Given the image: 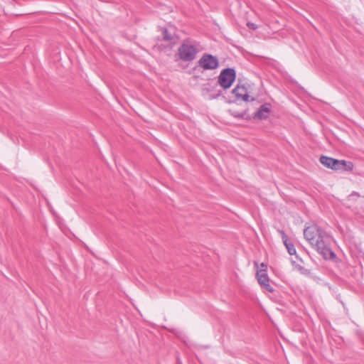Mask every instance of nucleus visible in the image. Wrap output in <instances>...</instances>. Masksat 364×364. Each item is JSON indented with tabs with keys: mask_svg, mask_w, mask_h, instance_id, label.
I'll list each match as a JSON object with an SVG mask.
<instances>
[{
	"mask_svg": "<svg viewBox=\"0 0 364 364\" xmlns=\"http://www.w3.org/2000/svg\"><path fill=\"white\" fill-rule=\"evenodd\" d=\"M305 239L325 259H333L335 253L330 248L331 237L316 225L307 227L304 230Z\"/></svg>",
	"mask_w": 364,
	"mask_h": 364,
	"instance_id": "nucleus-1",
	"label": "nucleus"
},
{
	"mask_svg": "<svg viewBox=\"0 0 364 364\" xmlns=\"http://www.w3.org/2000/svg\"><path fill=\"white\" fill-rule=\"evenodd\" d=\"M201 50L200 43L191 39L183 40L178 49L179 58L184 62L193 61Z\"/></svg>",
	"mask_w": 364,
	"mask_h": 364,
	"instance_id": "nucleus-2",
	"label": "nucleus"
},
{
	"mask_svg": "<svg viewBox=\"0 0 364 364\" xmlns=\"http://www.w3.org/2000/svg\"><path fill=\"white\" fill-rule=\"evenodd\" d=\"M235 78V70L233 68H225L220 72L218 77V83L221 87L226 90L232 86Z\"/></svg>",
	"mask_w": 364,
	"mask_h": 364,
	"instance_id": "nucleus-3",
	"label": "nucleus"
},
{
	"mask_svg": "<svg viewBox=\"0 0 364 364\" xmlns=\"http://www.w3.org/2000/svg\"><path fill=\"white\" fill-rule=\"evenodd\" d=\"M219 65L217 57L210 54H204L198 60V66L204 70H214Z\"/></svg>",
	"mask_w": 364,
	"mask_h": 364,
	"instance_id": "nucleus-4",
	"label": "nucleus"
},
{
	"mask_svg": "<svg viewBox=\"0 0 364 364\" xmlns=\"http://www.w3.org/2000/svg\"><path fill=\"white\" fill-rule=\"evenodd\" d=\"M257 277L259 284L261 287L268 292H273L274 289L269 283V277L265 269H260L257 272Z\"/></svg>",
	"mask_w": 364,
	"mask_h": 364,
	"instance_id": "nucleus-5",
	"label": "nucleus"
},
{
	"mask_svg": "<svg viewBox=\"0 0 364 364\" xmlns=\"http://www.w3.org/2000/svg\"><path fill=\"white\" fill-rule=\"evenodd\" d=\"M236 100H242L244 102L253 101L255 99L252 97L250 100V96L247 93V90L244 85H237L232 91Z\"/></svg>",
	"mask_w": 364,
	"mask_h": 364,
	"instance_id": "nucleus-6",
	"label": "nucleus"
},
{
	"mask_svg": "<svg viewBox=\"0 0 364 364\" xmlns=\"http://www.w3.org/2000/svg\"><path fill=\"white\" fill-rule=\"evenodd\" d=\"M331 165V169L334 171H350L353 168V164L351 161H346L345 160L334 159Z\"/></svg>",
	"mask_w": 364,
	"mask_h": 364,
	"instance_id": "nucleus-7",
	"label": "nucleus"
},
{
	"mask_svg": "<svg viewBox=\"0 0 364 364\" xmlns=\"http://www.w3.org/2000/svg\"><path fill=\"white\" fill-rule=\"evenodd\" d=\"M270 112V109L268 105H262L257 113L255 114V117L259 119H266L268 117L269 113Z\"/></svg>",
	"mask_w": 364,
	"mask_h": 364,
	"instance_id": "nucleus-8",
	"label": "nucleus"
},
{
	"mask_svg": "<svg viewBox=\"0 0 364 364\" xmlns=\"http://www.w3.org/2000/svg\"><path fill=\"white\" fill-rule=\"evenodd\" d=\"M334 159L326 156H321L319 159L320 163L324 166L331 168H332V163Z\"/></svg>",
	"mask_w": 364,
	"mask_h": 364,
	"instance_id": "nucleus-9",
	"label": "nucleus"
},
{
	"mask_svg": "<svg viewBox=\"0 0 364 364\" xmlns=\"http://www.w3.org/2000/svg\"><path fill=\"white\" fill-rule=\"evenodd\" d=\"M284 244L285 245L289 255H292L296 254V249L292 243L287 240V242H284Z\"/></svg>",
	"mask_w": 364,
	"mask_h": 364,
	"instance_id": "nucleus-10",
	"label": "nucleus"
},
{
	"mask_svg": "<svg viewBox=\"0 0 364 364\" xmlns=\"http://www.w3.org/2000/svg\"><path fill=\"white\" fill-rule=\"evenodd\" d=\"M162 36L163 39L166 41H171L173 40L172 35L168 32V31L166 28L163 29Z\"/></svg>",
	"mask_w": 364,
	"mask_h": 364,
	"instance_id": "nucleus-11",
	"label": "nucleus"
},
{
	"mask_svg": "<svg viewBox=\"0 0 364 364\" xmlns=\"http://www.w3.org/2000/svg\"><path fill=\"white\" fill-rule=\"evenodd\" d=\"M232 114L235 117H237V118H240V119H243L245 118V117L246 116V112H242V113H239V112H232Z\"/></svg>",
	"mask_w": 364,
	"mask_h": 364,
	"instance_id": "nucleus-12",
	"label": "nucleus"
},
{
	"mask_svg": "<svg viewBox=\"0 0 364 364\" xmlns=\"http://www.w3.org/2000/svg\"><path fill=\"white\" fill-rule=\"evenodd\" d=\"M278 232H279V234L282 236V238L283 240V242H287V240H288V239H287V236L286 233L284 232V231L279 230Z\"/></svg>",
	"mask_w": 364,
	"mask_h": 364,
	"instance_id": "nucleus-13",
	"label": "nucleus"
},
{
	"mask_svg": "<svg viewBox=\"0 0 364 364\" xmlns=\"http://www.w3.org/2000/svg\"><path fill=\"white\" fill-rule=\"evenodd\" d=\"M247 26L249 28L252 29V30H256L257 28V26L254 23H251V22H248L247 23Z\"/></svg>",
	"mask_w": 364,
	"mask_h": 364,
	"instance_id": "nucleus-14",
	"label": "nucleus"
},
{
	"mask_svg": "<svg viewBox=\"0 0 364 364\" xmlns=\"http://www.w3.org/2000/svg\"><path fill=\"white\" fill-rule=\"evenodd\" d=\"M261 267H265V265H264L263 263H262V264H261Z\"/></svg>",
	"mask_w": 364,
	"mask_h": 364,
	"instance_id": "nucleus-15",
	"label": "nucleus"
}]
</instances>
